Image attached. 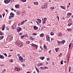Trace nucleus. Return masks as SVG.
Returning a JSON list of instances; mask_svg holds the SVG:
<instances>
[{
	"label": "nucleus",
	"mask_w": 73,
	"mask_h": 73,
	"mask_svg": "<svg viewBox=\"0 0 73 73\" xmlns=\"http://www.w3.org/2000/svg\"><path fill=\"white\" fill-rule=\"evenodd\" d=\"M23 23H18V26H20V25H23V24H22Z\"/></svg>",
	"instance_id": "33"
},
{
	"label": "nucleus",
	"mask_w": 73,
	"mask_h": 73,
	"mask_svg": "<svg viewBox=\"0 0 73 73\" xmlns=\"http://www.w3.org/2000/svg\"><path fill=\"white\" fill-rule=\"evenodd\" d=\"M47 61H49L50 60V59H49V58H47Z\"/></svg>",
	"instance_id": "56"
},
{
	"label": "nucleus",
	"mask_w": 73,
	"mask_h": 73,
	"mask_svg": "<svg viewBox=\"0 0 73 73\" xmlns=\"http://www.w3.org/2000/svg\"><path fill=\"white\" fill-rule=\"evenodd\" d=\"M40 65L41 66H42L43 64H42V63H40Z\"/></svg>",
	"instance_id": "55"
},
{
	"label": "nucleus",
	"mask_w": 73,
	"mask_h": 73,
	"mask_svg": "<svg viewBox=\"0 0 73 73\" xmlns=\"http://www.w3.org/2000/svg\"><path fill=\"white\" fill-rule=\"evenodd\" d=\"M19 59L20 60H20L21 62H23L24 61V60H23V58L21 56H20L19 57Z\"/></svg>",
	"instance_id": "1"
},
{
	"label": "nucleus",
	"mask_w": 73,
	"mask_h": 73,
	"mask_svg": "<svg viewBox=\"0 0 73 73\" xmlns=\"http://www.w3.org/2000/svg\"><path fill=\"white\" fill-rule=\"evenodd\" d=\"M3 33H2V32H1V31H0V35H3Z\"/></svg>",
	"instance_id": "42"
},
{
	"label": "nucleus",
	"mask_w": 73,
	"mask_h": 73,
	"mask_svg": "<svg viewBox=\"0 0 73 73\" xmlns=\"http://www.w3.org/2000/svg\"><path fill=\"white\" fill-rule=\"evenodd\" d=\"M10 1L11 0H5L4 2L5 4H8V3H10Z\"/></svg>",
	"instance_id": "4"
},
{
	"label": "nucleus",
	"mask_w": 73,
	"mask_h": 73,
	"mask_svg": "<svg viewBox=\"0 0 73 73\" xmlns=\"http://www.w3.org/2000/svg\"><path fill=\"white\" fill-rule=\"evenodd\" d=\"M34 4L35 5H38V3L37 2H34Z\"/></svg>",
	"instance_id": "18"
},
{
	"label": "nucleus",
	"mask_w": 73,
	"mask_h": 73,
	"mask_svg": "<svg viewBox=\"0 0 73 73\" xmlns=\"http://www.w3.org/2000/svg\"><path fill=\"white\" fill-rule=\"evenodd\" d=\"M57 35L58 36H61L62 35V34L60 33H58Z\"/></svg>",
	"instance_id": "23"
},
{
	"label": "nucleus",
	"mask_w": 73,
	"mask_h": 73,
	"mask_svg": "<svg viewBox=\"0 0 73 73\" xmlns=\"http://www.w3.org/2000/svg\"><path fill=\"white\" fill-rule=\"evenodd\" d=\"M61 55H62V53H60L59 55V57H61Z\"/></svg>",
	"instance_id": "48"
},
{
	"label": "nucleus",
	"mask_w": 73,
	"mask_h": 73,
	"mask_svg": "<svg viewBox=\"0 0 73 73\" xmlns=\"http://www.w3.org/2000/svg\"><path fill=\"white\" fill-rule=\"evenodd\" d=\"M57 19H59V17L58 16H57Z\"/></svg>",
	"instance_id": "63"
},
{
	"label": "nucleus",
	"mask_w": 73,
	"mask_h": 73,
	"mask_svg": "<svg viewBox=\"0 0 73 73\" xmlns=\"http://www.w3.org/2000/svg\"><path fill=\"white\" fill-rule=\"evenodd\" d=\"M17 56H18V57H20V54H17Z\"/></svg>",
	"instance_id": "59"
},
{
	"label": "nucleus",
	"mask_w": 73,
	"mask_h": 73,
	"mask_svg": "<svg viewBox=\"0 0 73 73\" xmlns=\"http://www.w3.org/2000/svg\"><path fill=\"white\" fill-rule=\"evenodd\" d=\"M73 44L72 43H70L69 45V49H71V46H73Z\"/></svg>",
	"instance_id": "10"
},
{
	"label": "nucleus",
	"mask_w": 73,
	"mask_h": 73,
	"mask_svg": "<svg viewBox=\"0 0 73 73\" xmlns=\"http://www.w3.org/2000/svg\"><path fill=\"white\" fill-rule=\"evenodd\" d=\"M70 15H68V16L67 17V18H69V17H70Z\"/></svg>",
	"instance_id": "54"
},
{
	"label": "nucleus",
	"mask_w": 73,
	"mask_h": 73,
	"mask_svg": "<svg viewBox=\"0 0 73 73\" xmlns=\"http://www.w3.org/2000/svg\"><path fill=\"white\" fill-rule=\"evenodd\" d=\"M21 1H23V2H26V0H21Z\"/></svg>",
	"instance_id": "37"
},
{
	"label": "nucleus",
	"mask_w": 73,
	"mask_h": 73,
	"mask_svg": "<svg viewBox=\"0 0 73 73\" xmlns=\"http://www.w3.org/2000/svg\"><path fill=\"white\" fill-rule=\"evenodd\" d=\"M19 42L18 41L16 42H15V44L16 45H19Z\"/></svg>",
	"instance_id": "39"
},
{
	"label": "nucleus",
	"mask_w": 73,
	"mask_h": 73,
	"mask_svg": "<svg viewBox=\"0 0 73 73\" xmlns=\"http://www.w3.org/2000/svg\"><path fill=\"white\" fill-rule=\"evenodd\" d=\"M58 50H59V48H57L55 49V50H56V52H58Z\"/></svg>",
	"instance_id": "20"
},
{
	"label": "nucleus",
	"mask_w": 73,
	"mask_h": 73,
	"mask_svg": "<svg viewBox=\"0 0 73 73\" xmlns=\"http://www.w3.org/2000/svg\"><path fill=\"white\" fill-rule=\"evenodd\" d=\"M27 20H26L25 21H23V23H22V24H24V23H25V22H27Z\"/></svg>",
	"instance_id": "27"
},
{
	"label": "nucleus",
	"mask_w": 73,
	"mask_h": 73,
	"mask_svg": "<svg viewBox=\"0 0 73 73\" xmlns=\"http://www.w3.org/2000/svg\"><path fill=\"white\" fill-rule=\"evenodd\" d=\"M12 15H10L9 17V19H11V18H12Z\"/></svg>",
	"instance_id": "44"
},
{
	"label": "nucleus",
	"mask_w": 73,
	"mask_h": 73,
	"mask_svg": "<svg viewBox=\"0 0 73 73\" xmlns=\"http://www.w3.org/2000/svg\"><path fill=\"white\" fill-rule=\"evenodd\" d=\"M72 25V24H71L70 23H69L68 24V27H70V25Z\"/></svg>",
	"instance_id": "40"
},
{
	"label": "nucleus",
	"mask_w": 73,
	"mask_h": 73,
	"mask_svg": "<svg viewBox=\"0 0 73 73\" xmlns=\"http://www.w3.org/2000/svg\"><path fill=\"white\" fill-rule=\"evenodd\" d=\"M46 37L47 39L46 40L47 41H49V42H50V38H49V35H47L46 36Z\"/></svg>",
	"instance_id": "3"
},
{
	"label": "nucleus",
	"mask_w": 73,
	"mask_h": 73,
	"mask_svg": "<svg viewBox=\"0 0 73 73\" xmlns=\"http://www.w3.org/2000/svg\"><path fill=\"white\" fill-rule=\"evenodd\" d=\"M44 6L45 7L43 6L44 7L43 8H47V6H48V5H47V4H46V5L45 4Z\"/></svg>",
	"instance_id": "25"
},
{
	"label": "nucleus",
	"mask_w": 73,
	"mask_h": 73,
	"mask_svg": "<svg viewBox=\"0 0 73 73\" xmlns=\"http://www.w3.org/2000/svg\"><path fill=\"white\" fill-rule=\"evenodd\" d=\"M10 15H12V17H14V16L15 15V14H13V13L12 12H11Z\"/></svg>",
	"instance_id": "11"
},
{
	"label": "nucleus",
	"mask_w": 73,
	"mask_h": 73,
	"mask_svg": "<svg viewBox=\"0 0 73 73\" xmlns=\"http://www.w3.org/2000/svg\"><path fill=\"white\" fill-rule=\"evenodd\" d=\"M50 35L51 36H53V35H54V33H52V32H51L50 33Z\"/></svg>",
	"instance_id": "34"
},
{
	"label": "nucleus",
	"mask_w": 73,
	"mask_h": 73,
	"mask_svg": "<svg viewBox=\"0 0 73 73\" xmlns=\"http://www.w3.org/2000/svg\"><path fill=\"white\" fill-rule=\"evenodd\" d=\"M9 61L10 62H12L13 61V60L12 59H10L9 60Z\"/></svg>",
	"instance_id": "31"
},
{
	"label": "nucleus",
	"mask_w": 73,
	"mask_h": 73,
	"mask_svg": "<svg viewBox=\"0 0 73 73\" xmlns=\"http://www.w3.org/2000/svg\"><path fill=\"white\" fill-rule=\"evenodd\" d=\"M30 37V40H34L35 39H34L32 37Z\"/></svg>",
	"instance_id": "35"
},
{
	"label": "nucleus",
	"mask_w": 73,
	"mask_h": 73,
	"mask_svg": "<svg viewBox=\"0 0 73 73\" xmlns=\"http://www.w3.org/2000/svg\"><path fill=\"white\" fill-rule=\"evenodd\" d=\"M57 42L58 43V44H61V43H62V42L61 41H60L59 40H57Z\"/></svg>",
	"instance_id": "15"
},
{
	"label": "nucleus",
	"mask_w": 73,
	"mask_h": 73,
	"mask_svg": "<svg viewBox=\"0 0 73 73\" xmlns=\"http://www.w3.org/2000/svg\"><path fill=\"white\" fill-rule=\"evenodd\" d=\"M67 15L68 16H71L72 15V13H68V14Z\"/></svg>",
	"instance_id": "26"
},
{
	"label": "nucleus",
	"mask_w": 73,
	"mask_h": 73,
	"mask_svg": "<svg viewBox=\"0 0 73 73\" xmlns=\"http://www.w3.org/2000/svg\"><path fill=\"white\" fill-rule=\"evenodd\" d=\"M67 30L68 31H71V29H68Z\"/></svg>",
	"instance_id": "41"
},
{
	"label": "nucleus",
	"mask_w": 73,
	"mask_h": 73,
	"mask_svg": "<svg viewBox=\"0 0 73 73\" xmlns=\"http://www.w3.org/2000/svg\"><path fill=\"white\" fill-rule=\"evenodd\" d=\"M37 20L38 21V22L39 23H41V20H40V19H37Z\"/></svg>",
	"instance_id": "16"
},
{
	"label": "nucleus",
	"mask_w": 73,
	"mask_h": 73,
	"mask_svg": "<svg viewBox=\"0 0 73 73\" xmlns=\"http://www.w3.org/2000/svg\"><path fill=\"white\" fill-rule=\"evenodd\" d=\"M40 60H44V59L45 58V57H44V56H43L42 57H40Z\"/></svg>",
	"instance_id": "14"
},
{
	"label": "nucleus",
	"mask_w": 73,
	"mask_h": 73,
	"mask_svg": "<svg viewBox=\"0 0 73 73\" xmlns=\"http://www.w3.org/2000/svg\"><path fill=\"white\" fill-rule=\"evenodd\" d=\"M60 7L62 8V9H66L65 7L62 6H60Z\"/></svg>",
	"instance_id": "19"
},
{
	"label": "nucleus",
	"mask_w": 73,
	"mask_h": 73,
	"mask_svg": "<svg viewBox=\"0 0 73 73\" xmlns=\"http://www.w3.org/2000/svg\"><path fill=\"white\" fill-rule=\"evenodd\" d=\"M70 21H72V19H69Z\"/></svg>",
	"instance_id": "60"
},
{
	"label": "nucleus",
	"mask_w": 73,
	"mask_h": 73,
	"mask_svg": "<svg viewBox=\"0 0 73 73\" xmlns=\"http://www.w3.org/2000/svg\"><path fill=\"white\" fill-rule=\"evenodd\" d=\"M44 49H46V44H44Z\"/></svg>",
	"instance_id": "24"
},
{
	"label": "nucleus",
	"mask_w": 73,
	"mask_h": 73,
	"mask_svg": "<svg viewBox=\"0 0 73 73\" xmlns=\"http://www.w3.org/2000/svg\"><path fill=\"white\" fill-rule=\"evenodd\" d=\"M18 46L19 47H22L23 46V44H18Z\"/></svg>",
	"instance_id": "17"
},
{
	"label": "nucleus",
	"mask_w": 73,
	"mask_h": 73,
	"mask_svg": "<svg viewBox=\"0 0 73 73\" xmlns=\"http://www.w3.org/2000/svg\"><path fill=\"white\" fill-rule=\"evenodd\" d=\"M11 28L13 29H15L16 28V27L15 25L13 24V25L11 26Z\"/></svg>",
	"instance_id": "5"
},
{
	"label": "nucleus",
	"mask_w": 73,
	"mask_h": 73,
	"mask_svg": "<svg viewBox=\"0 0 73 73\" xmlns=\"http://www.w3.org/2000/svg\"><path fill=\"white\" fill-rule=\"evenodd\" d=\"M5 25H4L3 26V28H5Z\"/></svg>",
	"instance_id": "50"
},
{
	"label": "nucleus",
	"mask_w": 73,
	"mask_h": 73,
	"mask_svg": "<svg viewBox=\"0 0 73 73\" xmlns=\"http://www.w3.org/2000/svg\"><path fill=\"white\" fill-rule=\"evenodd\" d=\"M42 23L43 24H44L45 23V21H42Z\"/></svg>",
	"instance_id": "46"
},
{
	"label": "nucleus",
	"mask_w": 73,
	"mask_h": 73,
	"mask_svg": "<svg viewBox=\"0 0 73 73\" xmlns=\"http://www.w3.org/2000/svg\"><path fill=\"white\" fill-rule=\"evenodd\" d=\"M44 68L46 69V68H47V69H48V67H46L45 66L44 67Z\"/></svg>",
	"instance_id": "61"
},
{
	"label": "nucleus",
	"mask_w": 73,
	"mask_h": 73,
	"mask_svg": "<svg viewBox=\"0 0 73 73\" xmlns=\"http://www.w3.org/2000/svg\"><path fill=\"white\" fill-rule=\"evenodd\" d=\"M62 41V43H63V44H64V43H65V40H63L62 41Z\"/></svg>",
	"instance_id": "47"
},
{
	"label": "nucleus",
	"mask_w": 73,
	"mask_h": 73,
	"mask_svg": "<svg viewBox=\"0 0 73 73\" xmlns=\"http://www.w3.org/2000/svg\"><path fill=\"white\" fill-rule=\"evenodd\" d=\"M4 55H5V56H6V57H7V54L6 53H3Z\"/></svg>",
	"instance_id": "43"
},
{
	"label": "nucleus",
	"mask_w": 73,
	"mask_h": 73,
	"mask_svg": "<svg viewBox=\"0 0 73 73\" xmlns=\"http://www.w3.org/2000/svg\"><path fill=\"white\" fill-rule=\"evenodd\" d=\"M7 38L10 40H11L13 39V37L12 36H8L7 37Z\"/></svg>",
	"instance_id": "2"
},
{
	"label": "nucleus",
	"mask_w": 73,
	"mask_h": 73,
	"mask_svg": "<svg viewBox=\"0 0 73 73\" xmlns=\"http://www.w3.org/2000/svg\"><path fill=\"white\" fill-rule=\"evenodd\" d=\"M4 29H5V28L3 27L2 28V31H4Z\"/></svg>",
	"instance_id": "57"
},
{
	"label": "nucleus",
	"mask_w": 73,
	"mask_h": 73,
	"mask_svg": "<svg viewBox=\"0 0 73 73\" xmlns=\"http://www.w3.org/2000/svg\"><path fill=\"white\" fill-rule=\"evenodd\" d=\"M20 6V5L19 4L16 5L15 6V7L16 8H19V6Z\"/></svg>",
	"instance_id": "7"
},
{
	"label": "nucleus",
	"mask_w": 73,
	"mask_h": 73,
	"mask_svg": "<svg viewBox=\"0 0 73 73\" xmlns=\"http://www.w3.org/2000/svg\"><path fill=\"white\" fill-rule=\"evenodd\" d=\"M34 47H35V48H36V49H37V48H38V46L37 45H36V44H35Z\"/></svg>",
	"instance_id": "30"
},
{
	"label": "nucleus",
	"mask_w": 73,
	"mask_h": 73,
	"mask_svg": "<svg viewBox=\"0 0 73 73\" xmlns=\"http://www.w3.org/2000/svg\"><path fill=\"white\" fill-rule=\"evenodd\" d=\"M17 14L18 15H19L20 14V11H17Z\"/></svg>",
	"instance_id": "29"
},
{
	"label": "nucleus",
	"mask_w": 73,
	"mask_h": 73,
	"mask_svg": "<svg viewBox=\"0 0 73 73\" xmlns=\"http://www.w3.org/2000/svg\"><path fill=\"white\" fill-rule=\"evenodd\" d=\"M46 20H47V18H44L42 19V21H45Z\"/></svg>",
	"instance_id": "21"
},
{
	"label": "nucleus",
	"mask_w": 73,
	"mask_h": 73,
	"mask_svg": "<svg viewBox=\"0 0 73 73\" xmlns=\"http://www.w3.org/2000/svg\"><path fill=\"white\" fill-rule=\"evenodd\" d=\"M28 8H29V9H30V8H31V7L29 6H28Z\"/></svg>",
	"instance_id": "62"
},
{
	"label": "nucleus",
	"mask_w": 73,
	"mask_h": 73,
	"mask_svg": "<svg viewBox=\"0 0 73 73\" xmlns=\"http://www.w3.org/2000/svg\"><path fill=\"white\" fill-rule=\"evenodd\" d=\"M15 69V70H16V71H18V72H19V71L20 70V69L18 68L17 67H16Z\"/></svg>",
	"instance_id": "8"
},
{
	"label": "nucleus",
	"mask_w": 73,
	"mask_h": 73,
	"mask_svg": "<svg viewBox=\"0 0 73 73\" xmlns=\"http://www.w3.org/2000/svg\"><path fill=\"white\" fill-rule=\"evenodd\" d=\"M34 29L37 30V29H38V27H37L36 26H34L33 27Z\"/></svg>",
	"instance_id": "13"
},
{
	"label": "nucleus",
	"mask_w": 73,
	"mask_h": 73,
	"mask_svg": "<svg viewBox=\"0 0 73 73\" xmlns=\"http://www.w3.org/2000/svg\"><path fill=\"white\" fill-rule=\"evenodd\" d=\"M67 60L68 61H69V58H70V57H69V54H68L67 56Z\"/></svg>",
	"instance_id": "12"
},
{
	"label": "nucleus",
	"mask_w": 73,
	"mask_h": 73,
	"mask_svg": "<svg viewBox=\"0 0 73 73\" xmlns=\"http://www.w3.org/2000/svg\"><path fill=\"white\" fill-rule=\"evenodd\" d=\"M37 66H40V64H37Z\"/></svg>",
	"instance_id": "64"
},
{
	"label": "nucleus",
	"mask_w": 73,
	"mask_h": 73,
	"mask_svg": "<svg viewBox=\"0 0 73 73\" xmlns=\"http://www.w3.org/2000/svg\"><path fill=\"white\" fill-rule=\"evenodd\" d=\"M33 35H34V36H36V33H35V34H34Z\"/></svg>",
	"instance_id": "58"
},
{
	"label": "nucleus",
	"mask_w": 73,
	"mask_h": 73,
	"mask_svg": "<svg viewBox=\"0 0 73 73\" xmlns=\"http://www.w3.org/2000/svg\"><path fill=\"white\" fill-rule=\"evenodd\" d=\"M62 61H63V60H62L61 62H60V64L61 65L63 64V63L62 62Z\"/></svg>",
	"instance_id": "45"
},
{
	"label": "nucleus",
	"mask_w": 73,
	"mask_h": 73,
	"mask_svg": "<svg viewBox=\"0 0 73 73\" xmlns=\"http://www.w3.org/2000/svg\"><path fill=\"white\" fill-rule=\"evenodd\" d=\"M0 58H1V59H4V56L3 55L0 54Z\"/></svg>",
	"instance_id": "9"
},
{
	"label": "nucleus",
	"mask_w": 73,
	"mask_h": 73,
	"mask_svg": "<svg viewBox=\"0 0 73 73\" xmlns=\"http://www.w3.org/2000/svg\"><path fill=\"white\" fill-rule=\"evenodd\" d=\"M4 38V36H0V40H2L3 38Z\"/></svg>",
	"instance_id": "28"
},
{
	"label": "nucleus",
	"mask_w": 73,
	"mask_h": 73,
	"mask_svg": "<svg viewBox=\"0 0 73 73\" xmlns=\"http://www.w3.org/2000/svg\"><path fill=\"white\" fill-rule=\"evenodd\" d=\"M17 32H20V31L22 30V29H21V28L20 27L17 28Z\"/></svg>",
	"instance_id": "6"
},
{
	"label": "nucleus",
	"mask_w": 73,
	"mask_h": 73,
	"mask_svg": "<svg viewBox=\"0 0 73 73\" xmlns=\"http://www.w3.org/2000/svg\"><path fill=\"white\" fill-rule=\"evenodd\" d=\"M25 37V35H22L21 36V38H22V39H23L24 38V37Z\"/></svg>",
	"instance_id": "32"
},
{
	"label": "nucleus",
	"mask_w": 73,
	"mask_h": 73,
	"mask_svg": "<svg viewBox=\"0 0 73 73\" xmlns=\"http://www.w3.org/2000/svg\"><path fill=\"white\" fill-rule=\"evenodd\" d=\"M22 13H25V11L23 10L22 11Z\"/></svg>",
	"instance_id": "49"
},
{
	"label": "nucleus",
	"mask_w": 73,
	"mask_h": 73,
	"mask_svg": "<svg viewBox=\"0 0 73 73\" xmlns=\"http://www.w3.org/2000/svg\"><path fill=\"white\" fill-rule=\"evenodd\" d=\"M35 45H36V44H31V45H32V46H34L35 47Z\"/></svg>",
	"instance_id": "38"
},
{
	"label": "nucleus",
	"mask_w": 73,
	"mask_h": 73,
	"mask_svg": "<svg viewBox=\"0 0 73 73\" xmlns=\"http://www.w3.org/2000/svg\"><path fill=\"white\" fill-rule=\"evenodd\" d=\"M25 37H28V35L27 34H26L25 35Z\"/></svg>",
	"instance_id": "51"
},
{
	"label": "nucleus",
	"mask_w": 73,
	"mask_h": 73,
	"mask_svg": "<svg viewBox=\"0 0 73 73\" xmlns=\"http://www.w3.org/2000/svg\"><path fill=\"white\" fill-rule=\"evenodd\" d=\"M36 22L37 23V24H38H38L40 25L39 23H38V22H37V21H36Z\"/></svg>",
	"instance_id": "53"
},
{
	"label": "nucleus",
	"mask_w": 73,
	"mask_h": 73,
	"mask_svg": "<svg viewBox=\"0 0 73 73\" xmlns=\"http://www.w3.org/2000/svg\"><path fill=\"white\" fill-rule=\"evenodd\" d=\"M69 72H70V70H71V67H69Z\"/></svg>",
	"instance_id": "36"
},
{
	"label": "nucleus",
	"mask_w": 73,
	"mask_h": 73,
	"mask_svg": "<svg viewBox=\"0 0 73 73\" xmlns=\"http://www.w3.org/2000/svg\"><path fill=\"white\" fill-rule=\"evenodd\" d=\"M44 34L43 33H42V34H41L40 35V37H43V36H44Z\"/></svg>",
	"instance_id": "22"
},
{
	"label": "nucleus",
	"mask_w": 73,
	"mask_h": 73,
	"mask_svg": "<svg viewBox=\"0 0 73 73\" xmlns=\"http://www.w3.org/2000/svg\"><path fill=\"white\" fill-rule=\"evenodd\" d=\"M40 69H42V70H43V69H44V68H42V67H40Z\"/></svg>",
	"instance_id": "52"
}]
</instances>
